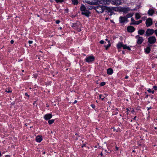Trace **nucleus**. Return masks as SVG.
Instances as JSON below:
<instances>
[{"instance_id": "nucleus-1", "label": "nucleus", "mask_w": 157, "mask_h": 157, "mask_svg": "<svg viewBox=\"0 0 157 157\" xmlns=\"http://www.w3.org/2000/svg\"><path fill=\"white\" fill-rule=\"evenodd\" d=\"M80 10L82 11L81 13L82 15H84L87 17H89L90 13L88 10H87L84 5H82L80 7Z\"/></svg>"}, {"instance_id": "nucleus-2", "label": "nucleus", "mask_w": 157, "mask_h": 157, "mask_svg": "<svg viewBox=\"0 0 157 157\" xmlns=\"http://www.w3.org/2000/svg\"><path fill=\"white\" fill-rule=\"evenodd\" d=\"M115 9V8L113 7H109L105 6V10L106 12H109V15L110 16L114 12V11Z\"/></svg>"}, {"instance_id": "nucleus-3", "label": "nucleus", "mask_w": 157, "mask_h": 157, "mask_svg": "<svg viewBox=\"0 0 157 157\" xmlns=\"http://www.w3.org/2000/svg\"><path fill=\"white\" fill-rule=\"evenodd\" d=\"M95 9L98 13H101L105 10V6H96L95 7Z\"/></svg>"}, {"instance_id": "nucleus-4", "label": "nucleus", "mask_w": 157, "mask_h": 157, "mask_svg": "<svg viewBox=\"0 0 157 157\" xmlns=\"http://www.w3.org/2000/svg\"><path fill=\"white\" fill-rule=\"evenodd\" d=\"M147 27H149L151 26L152 24V19L151 18H148L146 19L145 23Z\"/></svg>"}, {"instance_id": "nucleus-5", "label": "nucleus", "mask_w": 157, "mask_h": 157, "mask_svg": "<svg viewBox=\"0 0 157 157\" xmlns=\"http://www.w3.org/2000/svg\"><path fill=\"white\" fill-rule=\"evenodd\" d=\"M148 42L150 44H154L156 41V39L154 36H151L148 38Z\"/></svg>"}, {"instance_id": "nucleus-6", "label": "nucleus", "mask_w": 157, "mask_h": 157, "mask_svg": "<svg viewBox=\"0 0 157 157\" xmlns=\"http://www.w3.org/2000/svg\"><path fill=\"white\" fill-rule=\"evenodd\" d=\"M154 33V30L152 29H148L146 32L145 35L146 36H148L152 35Z\"/></svg>"}, {"instance_id": "nucleus-7", "label": "nucleus", "mask_w": 157, "mask_h": 157, "mask_svg": "<svg viewBox=\"0 0 157 157\" xmlns=\"http://www.w3.org/2000/svg\"><path fill=\"white\" fill-rule=\"evenodd\" d=\"M94 57L93 56H90L86 57L85 59L86 61L90 63L94 60Z\"/></svg>"}, {"instance_id": "nucleus-8", "label": "nucleus", "mask_w": 157, "mask_h": 157, "mask_svg": "<svg viewBox=\"0 0 157 157\" xmlns=\"http://www.w3.org/2000/svg\"><path fill=\"white\" fill-rule=\"evenodd\" d=\"M110 0H96V2L101 4H106Z\"/></svg>"}, {"instance_id": "nucleus-9", "label": "nucleus", "mask_w": 157, "mask_h": 157, "mask_svg": "<svg viewBox=\"0 0 157 157\" xmlns=\"http://www.w3.org/2000/svg\"><path fill=\"white\" fill-rule=\"evenodd\" d=\"M136 38L137 39V43L138 44H141L143 41V37L139 35L136 36Z\"/></svg>"}, {"instance_id": "nucleus-10", "label": "nucleus", "mask_w": 157, "mask_h": 157, "mask_svg": "<svg viewBox=\"0 0 157 157\" xmlns=\"http://www.w3.org/2000/svg\"><path fill=\"white\" fill-rule=\"evenodd\" d=\"M119 21L121 23H123L125 21H127L128 19H127V17H125L121 16L119 17Z\"/></svg>"}, {"instance_id": "nucleus-11", "label": "nucleus", "mask_w": 157, "mask_h": 157, "mask_svg": "<svg viewBox=\"0 0 157 157\" xmlns=\"http://www.w3.org/2000/svg\"><path fill=\"white\" fill-rule=\"evenodd\" d=\"M121 3V0H113L112 2V4L118 6L120 5Z\"/></svg>"}, {"instance_id": "nucleus-12", "label": "nucleus", "mask_w": 157, "mask_h": 157, "mask_svg": "<svg viewBox=\"0 0 157 157\" xmlns=\"http://www.w3.org/2000/svg\"><path fill=\"white\" fill-rule=\"evenodd\" d=\"M127 30L128 32L132 33L135 31V28L132 26H129L127 27Z\"/></svg>"}, {"instance_id": "nucleus-13", "label": "nucleus", "mask_w": 157, "mask_h": 157, "mask_svg": "<svg viewBox=\"0 0 157 157\" xmlns=\"http://www.w3.org/2000/svg\"><path fill=\"white\" fill-rule=\"evenodd\" d=\"M52 117V115L51 114H48L45 115L44 118L46 120H48L51 118Z\"/></svg>"}, {"instance_id": "nucleus-14", "label": "nucleus", "mask_w": 157, "mask_h": 157, "mask_svg": "<svg viewBox=\"0 0 157 157\" xmlns=\"http://www.w3.org/2000/svg\"><path fill=\"white\" fill-rule=\"evenodd\" d=\"M155 13L154 10L152 9H150L148 11L147 13L150 16H152Z\"/></svg>"}, {"instance_id": "nucleus-15", "label": "nucleus", "mask_w": 157, "mask_h": 157, "mask_svg": "<svg viewBox=\"0 0 157 157\" xmlns=\"http://www.w3.org/2000/svg\"><path fill=\"white\" fill-rule=\"evenodd\" d=\"M107 74L110 75L113 73V71L112 68H109L107 69Z\"/></svg>"}, {"instance_id": "nucleus-16", "label": "nucleus", "mask_w": 157, "mask_h": 157, "mask_svg": "<svg viewBox=\"0 0 157 157\" xmlns=\"http://www.w3.org/2000/svg\"><path fill=\"white\" fill-rule=\"evenodd\" d=\"M42 140V137L40 136H38L36 138V140L38 142H40Z\"/></svg>"}, {"instance_id": "nucleus-17", "label": "nucleus", "mask_w": 157, "mask_h": 157, "mask_svg": "<svg viewBox=\"0 0 157 157\" xmlns=\"http://www.w3.org/2000/svg\"><path fill=\"white\" fill-rule=\"evenodd\" d=\"M138 32L139 34L142 35L144 34L145 30L143 29H140L138 31Z\"/></svg>"}, {"instance_id": "nucleus-18", "label": "nucleus", "mask_w": 157, "mask_h": 157, "mask_svg": "<svg viewBox=\"0 0 157 157\" xmlns=\"http://www.w3.org/2000/svg\"><path fill=\"white\" fill-rule=\"evenodd\" d=\"M123 44L122 43L120 42L117 44V47L118 49H120L122 47H123Z\"/></svg>"}, {"instance_id": "nucleus-19", "label": "nucleus", "mask_w": 157, "mask_h": 157, "mask_svg": "<svg viewBox=\"0 0 157 157\" xmlns=\"http://www.w3.org/2000/svg\"><path fill=\"white\" fill-rule=\"evenodd\" d=\"M130 10V9L128 7L124 8L122 9V11L124 13H127Z\"/></svg>"}, {"instance_id": "nucleus-20", "label": "nucleus", "mask_w": 157, "mask_h": 157, "mask_svg": "<svg viewBox=\"0 0 157 157\" xmlns=\"http://www.w3.org/2000/svg\"><path fill=\"white\" fill-rule=\"evenodd\" d=\"M151 46V45H150L149 46H148L147 47V48L145 49V52L147 53H149L150 52V51H151L150 47Z\"/></svg>"}, {"instance_id": "nucleus-21", "label": "nucleus", "mask_w": 157, "mask_h": 157, "mask_svg": "<svg viewBox=\"0 0 157 157\" xmlns=\"http://www.w3.org/2000/svg\"><path fill=\"white\" fill-rule=\"evenodd\" d=\"M123 48L124 49H127L129 50H131L130 48L128 46H127L126 45L123 44Z\"/></svg>"}, {"instance_id": "nucleus-22", "label": "nucleus", "mask_w": 157, "mask_h": 157, "mask_svg": "<svg viewBox=\"0 0 157 157\" xmlns=\"http://www.w3.org/2000/svg\"><path fill=\"white\" fill-rule=\"evenodd\" d=\"M133 15V13H130L127 14L125 17H127V19H128V18L131 17Z\"/></svg>"}, {"instance_id": "nucleus-23", "label": "nucleus", "mask_w": 157, "mask_h": 157, "mask_svg": "<svg viewBox=\"0 0 157 157\" xmlns=\"http://www.w3.org/2000/svg\"><path fill=\"white\" fill-rule=\"evenodd\" d=\"M72 3L74 5H77L78 3V0H71Z\"/></svg>"}, {"instance_id": "nucleus-24", "label": "nucleus", "mask_w": 157, "mask_h": 157, "mask_svg": "<svg viewBox=\"0 0 157 157\" xmlns=\"http://www.w3.org/2000/svg\"><path fill=\"white\" fill-rule=\"evenodd\" d=\"M108 42L109 43V44L107 45L104 46V47L105 48L106 50L108 49V48L111 46V44L109 43V40Z\"/></svg>"}, {"instance_id": "nucleus-25", "label": "nucleus", "mask_w": 157, "mask_h": 157, "mask_svg": "<svg viewBox=\"0 0 157 157\" xmlns=\"http://www.w3.org/2000/svg\"><path fill=\"white\" fill-rule=\"evenodd\" d=\"M131 20L132 22L130 23V24L131 25H135V24H133L134 23H135L136 21L134 20V18L133 17H132L131 19Z\"/></svg>"}, {"instance_id": "nucleus-26", "label": "nucleus", "mask_w": 157, "mask_h": 157, "mask_svg": "<svg viewBox=\"0 0 157 157\" xmlns=\"http://www.w3.org/2000/svg\"><path fill=\"white\" fill-rule=\"evenodd\" d=\"M135 17L137 19H138L140 18V16L138 13H136L135 14Z\"/></svg>"}, {"instance_id": "nucleus-27", "label": "nucleus", "mask_w": 157, "mask_h": 157, "mask_svg": "<svg viewBox=\"0 0 157 157\" xmlns=\"http://www.w3.org/2000/svg\"><path fill=\"white\" fill-rule=\"evenodd\" d=\"M86 2L88 4H90L91 5H94L95 4V3H96L95 2H90V1H86Z\"/></svg>"}, {"instance_id": "nucleus-28", "label": "nucleus", "mask_w": 157, "mask_h": 157, "mask_svg": "<svg viewBox=\"0 0 157 157\" xmlns=\"http://www.w3.org/2000/svg\"><path fill=\"white\" fill-rule=\"evenodd\" d=\"M142 21L141 20H140L138 21H136L135 23H134L133 24H135V25H138L139 24L141 23L142 22Z\"/></svg>"}, {"instance_id": "nucleus-29", "label": "nucleus", "mask_w": 157, "mask_h": 157, "mask_svg": "<svg viewBox=\"0 0 157 157\" xmlns=\"http://www.w3.org/2000/svg\"><path fill=\"white\" fill-rule=\"evenodd\" d=\"M54 121V120L53 119L49 120L48 121V123L50 124H52Z\"/></svg>"}, {"instance_id": "nucleus-30", "label": "nucleus", "mask_w": 157, "mask_h": 157, "mask_svg": "<svg viewBox=\"0 0 157 157\" xmlns=\"http://www.w3.org/2000/svg\"><path fill=\"white\" fill-rule=\"evenodd\" d=\"M6 92L8 93H11L12 92V90H10L9 88L7 89H6L5 91Z\"/></svg>"}, {"instance_id": "nucleus-31", "label": "nucleus", "mask_w": 157, "mask_h": 157, "mask_svg": "<svg viewBox=\"0 0 157 157\" xmlns=\"http://www.w3.org/2000/svg\"><path fill=\"white\" fill-rule=\"evenodd\" d=\"M57 2H62L63 1V0H56Z\"/></svg>"}, {"instance_id": "nucleus-32", "label": "nucleus", "mask_w": 157, "mask_h": 157, "mask_svg": "<svg viewBox=\"0 0 157 157\" xmlns=\"http://www.w3.org/2000/svg\"><path fill=\"white\" fill-rule=\"evenodd\" d=\"M105 82H101L100 84V85L101 86H104L105 85Z\"/></svg>"}, {"instance_id": "nucleus-33", "label": "nucleus", "mask_w": 157, "mask_h": 157, "mask_svg": "<svg viewBox=\"0 0 157 157\" xmlns=\"http://www.w3.org/2000/svg\"><path fill=\"white\" fill-rule=\"evenodd\" d=\"M77 24H73L72 26V27L74 28H76Z\"/></svg>"}, {"instance_id": "nucleus-34", "label": "nucleus", "mask_w": 157, "mask_h": 157, "mask_svg": "<svg viewBox=\"0 0 157 157\" xmlns=\"http://www.w3.org/2000/svg\"><path fill=\"white\" fill-rule=\"evenodd\" d=\"M153 88L155 90H157V86H153Z\"/></svg>"}, {"instance_id": "nucleus-35", "label": "nucleus", "mask_w": 157, "mask_h": 157, "mask_svg": "<svg viewBox=\"0 0 157 157\" xmlns=\"http://www.w3.org/2000/svg\"><path fill=\"white\" fill-rule=\"evenodd\" d=\"M60 21L59 20H57L56 21V23L57 24H58L59 22Z\"/></svg>"}, {"instance_id": "nucleus-36", "label": "nucleus", "mask_w": 157, "mask_h": 157, "mask_svg": "<svg viewBox=\"0 0 157 157\" xmlns=\"http://www.w3.org/2000/svg\"><path fill=\"white\" fill-rule=\"evenodd\" d=\"M104 42V41H103V40H101L100 42V44H103Z\"/></svg>"}, {"instance_id": "nucleus-37", "label": "nucleus", "mask_w": 157, "mask_h": 157, "mask_svg": "<svg viewBox=\"0 0 157 157\" xmlns=\"http://www.w3.org/2000/svg\"><path fill=\"white\" fill-rule=\"evenodd\" d=\"M154 32L156 34V35L157 36V29L154 30Z\"/></svg>"}, {"instance_id": "nucleus-38", "label": "nucleus", "mask_w": 157, "mask_h": 157, "mask_svg": "<svg viewBox=\"0 0 157 157\" xmlns=\"http://www.w3.org/2000/svg\"><path fill=\"white\" fill-rule=\"evenodd\" d=\"M147 91L150 93L151 92V89H149Z\"/></svg>"}, {"instance_id": "nucleus-39", "label": "nucleus", "mask_w": 157, "mask_h": 157, "mask_svg": "<svg viewBox=\"0 0 157 157\" xmlns=\"http://www.w3.org/2000/svg\"><path fill=\"white\" fill-rule=\"evenodd\" d=\"M14 40H11V41H10V43L11 44H13L14 43Z\"/></svg>"}, {"instance_id": "nucleus-40", "label": "nucleus", "mask_w": 157, "mask_h": 157, "mask_svg": "<svg viewBox=\"0 0 157 157\" xmlns=\"http://www.w3.org/2000/svg\"><path fill=\"white\" fill-rule=\"evenodd\" d=\"M33 41H31V40H29V44H31L33 43Z\"/></svg>"}, {"instance_id": "nucleus-41", "label": "nucleus", "mask_w": 157, "mask_h": 157, "mask_svg": "<svg viewBox=\"0 0 157 157\" xmlns=\"http://www.w3.org/2000/svg\"><path fill=\"white\" fill-rule=\"evenodd\" d=\"M91 106L93 108H94L95 107V106L94 105L92 104L91 105Z\"/></svg>"}, {"instance_id": "nucleus-42", "label": "nucleus", "mask_w": 157, "mask_h": 157, "mask_svg": "<svg viewBox=\"0 0 157 157\" xmlns=\"http://www.w3.org/2000/svg\"><path fill=\"white\" fill-rule=\"evenodd\" d=\"M92 8H93L92 7L90 6V7H89L88 9H89V10H91Z\"/></svg>"}, {"instance_id": "nucleus-43", "label": "nucleus", "mask_w": 157, "mask_h": 157, "mask_svg": "<svg viewBox=\"0 0 157 157\" xmlns=\"http://www.w3.org/2000/svg\"><path fill=\"white\" fill-rule=\"evenodd\" d=\"M25 96H28V97L29 96V95L27 94V93H25Z\"/></svg>"}, {"instance_id": "nucleus-44", "label": "nucleus", "mask_w": 157, "mask_h": 157, "mask_svg": "<svg viewBox=\"0 0 157 157\" xmlns=\"http://www.w3.org/2000/svg\"><path fill=\"white\" fill-rule=\"evenodd\" d=\"M77 101H76V100H75V101H74V102H73V103H74V104H75V103H77Z\"/></svg>"}, {"instance_id": "nucleus-45", "label": "nucleus", "mask_w": 157, "mask_h": 157, "mask_svg": "<svg viewBox=\"0 0 157 157\" xmlns=\"http://www.w3.org/2000/svg\"><path fill=\"white\" fill-rule=\"evenodd\" d=\"M102 97V95L101 94H100L99 95L100 98H101V97Z\"/></svg>"}, {"instance_id": "nucleus-46", "label": "nucleus", "mask_w": 157, "mask_h": 157, "mask_svg": "<svg viewBox=\"0 0 157 157\" xmlns=\"http://www.w3.org/2000/svg\"><path fill=\"white\" fill-rule=\"evenodd\" d=\"M105 98V97H104V96H103V97L101 98L102 100H103L104 99V98Z\"/></svg>"}, {"instance_id": "nucleus-47", "label": "nucleus", "mask_w": 157, "mask_h": 157, "mask_svg": "<svg viewBox=\"0 0 157 157\" xmlns=\"http://www.w3.org/2000/svg\"><path fill=\"white\" fill-rule=\"evenodd\" d=\"M128 78V76H126L125 77V79H127Z\"/></svg>"}, {"instance_id": "nucleus-48", "label": "nucleus", "mask_w": 157, "mask_h": 157, "mask_svg": "<svg viewBox=\"0 0 157 157\" xmlns=\"http://www.w3.org/2000/svg\"><path fill=\"white\" fill-rule=\"evenodd\" d=\"M155 26H157V22L155 23Z\"/></svg>"}, {"instance_id": "nucleus-49", "label": "nucleus", "mask_w": 157, "mask_h": 157, "mask_svg": "<svg viewBox=\"0 0 157 157\" xmlns=\"http://www.w3.org/2000/svg\"><path fill=\"white\" fill-rule=\"evenodd\" d=\"M154 90H153L152 91L151 90V92L153 94L154 93Z\"/></svg>"}, {"instance_id": "nucleus-50", "label": "nucleus", "mask_w": 157, "mask_h": 157, "mask_svg": "<svg viewBox=\"0 0 157 157\" xmlns=\"http://www.w3.org/2000/svg\"><path fill=\"white\" fill-rule=\"evenodd\" d=\"M116 150H118V147H116Z\"/></svg>"}, {"instance_id": "nucleus-51", "label": "nucleus", "mask_w": 157, "mask_h": 157, "mask_svg": "<svg viewBox=\"0 0 157 157\" xmlns=\"http://www.w3.org/2000/svg\"><path fill=\"white\" fill-rule=\"evenodd\" d=\"M122 53H123V54H124V51H122Z\"/></svg>"}, {"instance_id": "nucleus-52", "label": "nucleus", "mask_w": 157, "mask_h": 157, "mask_svg": "<svg viewBox=\"0 0 157 157\" xmlns=\"http://www.w3.org/2000/svg\"><path fill=\"white\" fill-rule=\"evenodd\" d=\"M102 155V152H101L100 154V156H101Z\"/></svg>"}, {"instance_id": "nucleus-53", "label": "nucleus", "mask_w": 157, "mask_h": 157, "mask_svg": "<svg viewBox=\"0 0 157 157\" xmlns=\"http://www.w3.org/2000/svg\"><path fill=\"white\" fill-rule=\"evenodd\" d=\"M151 107H150V108H148L147 109V110H148L150 109H151Z\"/></svg>"}, {"instance_id": "nucleus-54", "label": "nucleus", "mask_w": 157, "mask_h": 157, "mask_svg": "<svg viewBox=\"0 0 157 157\" xmlns=\"http://www.w3.org/2000/svg\"><path fill=\"white\" fill-rule=\"evenodd\" d=\"M108 18H107V17H106V18H105V20H108Z\"/></svg>"}, {"instance_id": "nucleus-55", "label": "nucleus", "mask_w": 157, "mask_h": 157, "mask_svg": "<svg viewBox=\"0 0 157 157\" xmlns=\"http://www.w3.org/2000/svg\"><path fill=\"white\" fill-rule=\"evenodd\" d=\"M5 157H10V156L9 155H6Z\"/></svg>"}, {"instance_id": "nucleus-56", "label": "nucleus", "mask_w": 157, "mask_h": 157, "mask_svg": "<svg viewBox=\"0 0 157 157\" xmlns=\"http://www.w3.org/2000/svg\"><path fill=\"white\" fill-rule=\"evenodd\" d=\"M136 116L133 119H134V120H135V119H136Z\"/></svg>"}, {"instance_id": "nucleus-57", "label": "nucleus", "mask_w": 157, "mask_h": 157, "mask_svg": "<svg viewBox=\"0 0 157 157\" xmlns=\"http://www.w3.org/2000/svg\"><path fill=\"white\" fill-rule=\"evenodd\" d=\"M85 146V144H84L83 145H82V147H83V146Z\"/></svg>"}, {"instance_id": "nucleus-58", "label": "nucleus", "mask_w": 157, "mask_h": 157, "mask_svg": "<svg viewBox=\"0 0 157 157\" xmlns=\"http://www.w3.org/2000/svg\"><path fill=\"white\" fill-rule=\"evenodd\" d=\"M148 95H146V97L147 98H148Z\"/></svg>"}, {"instance_id": "nucleus-59", "label": "nucleus", "mask_w": 157, "mask_h": 157, "mask_svg": "<svg viewBox=\"0 0 157 157\" xmlns=\"http://www.w3.org/2000/svg\"><path fill=\"white\" fill-rule=\"evenodd\" d=\"M59 29L60 30H61V29H62V27H59Z\"/></svg>"}, {"instance_id": "nucleus-60", "label": "nucleus", "mask_w": 157, "mask_h": 157, "mask_svg": "<svg viewBox=\"0 0 157 157\" xmlns=\"http://www.w3.org/2000/svg\"><path fill=\"white\" fill-rule=\"evenodd\" d=\"M20 61H22V59H21L20 60H19V61H19V62Z\"/></svg>"}, {"instance_id": "nucleus-61", "label": "nucleus", "mask_w": 157, "mask_h": 157, "mask_svg": "<svg viewBox=\"0 0 157 157\" xmlns=\"http://www.w3.org/2000/svg\"><path fill=\"white\" fill-rule=\"evenodd\" d=\"M45 152H43V154H45Z\"/></svg>"}, {"instance_id": "nucleus-62", "label": "nucleus", "mask_w": 157, "mask_h": 157, "mask_svg": "<svg viewBox=\"0 0 157 157\" xmlns=\"http://www.w3.org/2000/svg\"><path fill=\"white\" fill-rule=\"evenodd\" d=\"M101 156H100V155H99L98 156V157H101Z\"/></svg>"}, {"instance_id": "nucleus-63", "label": "nucleus", "mask_w": 157, "mask_h": 157, "mask_svg": "<svg viewBox=\"0 0 157 157\" xmlns=\"http://www.w3.org/2000/svg\"><path fill=\"white\" fill-rule=\"evenodd\" d=\"M50 1L51 2H52L53 1V0H50Z\"/></svg>"}, {"instance_id": "nucleus-64", "label": "nucleus", "mask_w": 157, "mask_h": 157, "mask_svg": "<svg viewBox=\"0 0 157 157\" xmlns=\"http://www.w3.org/2000/svg\"><path fill=\"white\" fill-rule=\"evenodd\" d=\"M105 40H106V41L108 40V39H105Z\"/></svg>"}]
</instances>
